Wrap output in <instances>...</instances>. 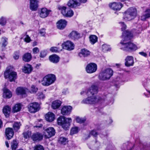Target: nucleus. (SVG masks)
<instances>
[{"instance_id": "19", "label": "nucleus", "mask_w": 150, "mask_h": 150, "mask_svg": "<svg viewBox=\"0 0 150 150\" xmlns=\"http://www.w3.org/2000/svg\"><path fill=\"white\" fill-rule=\"evenodd\" d=\"M5 134L7 138L8 139H11L14 135V132L13 129L10 127H8L6 129Z\"/></svg>"}, {"instance_id": "40", "label": "nucleus", "mask_w": 150, "mask_h": 150, "mask_svg": "<svg viewBox=\"0 0 150 150\" xmlns=\"http://www.w3.org/2000/svg\"><path fill=\"white\" fill-rule=\"evenodd\" d=\"M21 125V124L20 122H15L13 125V127L15 131H17L18 130L20 126Z\"/></svg>"}, {"instance_id": "58", "label": "nucleus", "mask_w": 150, "mask_h": 150, "mask_svg": "<svg viewBox=\"0 0 150 150\" xmlns=\"http://www.w3.org/2000/svg\"><path fill=\"white\" fill-rule=\"evenodd\" d=\"M139 54L140 55L143 56H146L147 55V54L146 52H139Z\"/></svg>"}, {"instance_id": "1", "label": "nucleus", "mask_w": 150, "mask_h": 150, "mask_svg": "<svg viewBox=\"0 0 150 150\" xmlns=\"http://www.w3.org/2000/svg\"><path fill=\"white\" fill-rule=\"evenodd\" d=\"M133 37L132 34L127 31L124 32L121 36L122 40L119 44L120 48L124 50L128 51H132L137 50L136 45L132 42H126V41L130 40Z\"/></svg>"}, {"instance_id": "60", "label": "nucleus", "mask_w": 150, "mask_h": 150, "mask_svg": "<svg viewBox=\"0 0 150 150\" xmlns=\"http://www.w3.org/2000/svg\"><path fill=\"white\" fill-rule=\"evenodd\" d=\"M42 125L40 124L39 125H36V126H34V127H36L37 128H40L41 127H42Z\"/></svg>"}, {"instance_id": "53", "label": "nucleus", "mask_w": 150, "mask_h": 150, "mask_svg": "<svg viewBox=\"0 0 150 150\" xmlns=\"http://www.w3.org/2000/svg\"><path fill=\"white\" fill-rule=\"evenodd\" d=\"M38 98L40 99H43L45 98L44 95L41 92L38 93Z\"/></svg>"}, {"instance_id": "47", "label": "nucleus", "mask_w": 150, "mask_h": 150, "mask_svg": "<svg viewBox=\"0 0 150 150\" xmlns=\"http://www.w3.org/2000/svg\"><path fill=\"white\" fill-rule=\"evenodd\" d=\"M38 90V88L35 86L33 85L31 87L30 92L31 93H35Z\"/></svg>"}, {"instance_id": "48", "label": "nucleus", "mask_w": 150, "mask_h": 150, "mask_svg": "<svg viewBox=\"0 0 150 150\" xmlns=\"http://www.w3.org/2000/svg\"><path fill=\"white\" fill-rule=\"evenodd\" d=\"M50 50L52 52H57L59 51L58 48L57 47H51L50 49Z\"/></svg>"}, {"instance_id": "50", "label": "nucleus", "mask_w": 150, "mask_h": 150, "mask_svg": "<svg viewBox=\"0 0 150 150\" xmlns=\"http://www.w3.org/2000/svg\"><path fill=\"white\" fill-rule=\"evenodd\" d=\"M34 150H44V149L42 146L39 145L35 146Z\"/></svg>"}, {"instance_id": "37", "label": "nucleus", "mask_w": 150, "mask_h": 150, "mask_svg": "<svg viewBox=\"0 0 150 150\" xmlns=\"http://www.w3.org/2000/svg\"><path fill=\"white\" fill-rule=\"evenodd\" d=\"M18 144L16 140H13L11 143V147L12 150H16L17 148Z\"/></svg>"}, {"instance_id": "6", "label": "nucleus", "mask_w": 150, "mask_h": 150, "mask_svg": "<svg viewBox=\"0 0 150 150\" xmlns=\"http://www.w3.org/2000/svg\"><path fill=\"white\" fill-rule=\"evenodd\" d=\"M99 99L97 97L94 95L88 96V97L83 99L81 101V103L83 104H93L97 103L98 102Z\"/></svg>"}, {"instance_id": "55", "label": "nucleus", "mask_w": 150, "mask_h": 150, "mask_svg": "<svg viewBox=\"0 0 150 150\" xmlns=\"http://www.w3.org/2000/svg\"><path fill=\"white\" fill-rule=\"evenodd\" d=\"M90 134H91L93 136L96 137L98 134L97 132L95 130H93L90 132Z\"/></svg>"}, {"instance_id": "56", "label": "nucleus", "mask_w": 150, "mask_h": 150, "mask_svg": "<svg viewBox=\"0 0 150 150\" xmlns=\"http://www.w3.org/2000/svg\"><path fill=\"white\" fill-rule=\"evenodd\" d=\"M106 123L107 125H110L111 124L112 122V120L111 118H109L106 121Z\"/></svg>"}, {"instance_id": "11", "label": "nucleus", "mask_w": 150, "mask_h": 150, "mask_svg": "<svg viewBox=\"0 0 150 150\" xmlns=\"http://www.w3.org/2000/svg\"><path fill=\"white\" fill-rule=\"evenodd\" d=\"M62 48L69 51L73 50L74 48V45L71 41L67 40L64 42L62 44Z\"/></svg>"}, {"instance_id": "10", "label": "nucleus", "mask_w": 150, "mask_h": 150, "mask_svg": "<svg viewBox=\"0 0 150 150\" xmlns=\"http://www.w3.org/2000/svg\"><path fill=\"white\" fill-rule=\"evenodd\" d=\"M29 111L31 113H35L40 109V105L37 102H33L30 103L28 106Z\"/></svg>"}, {"instance_id": "43", "label": "nucleus", "mask_w": 150, "mask_h": 150, "mask_svg": "<svg viewBox=\"0 0 150 150\" xmlns=\"http://www.w3.org/2000/svg\"><path fill=\"white\" fill-rule=\"evenodd\" d=\"M31 134V132L29 131L24 132L23 133L24 138L26 139L29 138Z\"/></svg>"}, {"instance_id": "49", "label": "nucleus", "mask_w": 150, "mask_h": 150, "mask_svg": "<svg viewBox=\"0 0 150 150\" xmlns=\"http://www.w3.org/2000/svg\"><path fill=\"white\" fill-rule=\"evenodd\" d=\"M32 59V57H23V60L26 62H28Z\"/></svg>"}, {"instance_id": "27", "label": "nucleus", "mask_w": 150, "mask_h": 150, "mask_svg": "<svg viewBox=\"0 0 150 150\" xmlns=\"http://www.w3.org/2000/svg\"><path fill=\"white\" fill-rule=\"evenodd\" d=\"M28 90L26 88L19 87L16 89V92L18 95H25L26 94V92Z\"/></svg>"}, {"instance_id": "36", "label": "nucleus", "mask_w": 150, "mask_h": 150, "mask_svg": "<svg viewBox=\"0 0 150 150\" xmlns=\"http://www.w3.org/2000/svg\"><path fill=\"white\" fill-rule=\"evenodd\" d=\"M21 108V105L20 104H16L13 108V111L14 112L19 111L20 110Z\"/></svg>"}, {"instance_id": "7", "label": "nucleus", "mask_w": 150, "mask_h": 150, "mask_svg": "<svg viewBox=\"0 0 150 150\" xmlns=\"http://www.w3.org/2000/svg\"><path fill=\"white\" fill-rule=\"evenodd\" d=\"M58 9L60 11L63 15L66 17H71L74 15V12L72 10L69 8H67V13L65 12L66 7L62 6H58Z\"/></svg>"}, {"instance_id": "26", "label": "nucleus", "mask_w": 150, "mask_h": 150, "mask_svg": "<svg viewBox=\"0 0 150 150\" xmlns=\"http://www.w3.org/2000/svg\"><path fill=\"white\" fill-rule=\"evenodd\" d=\"M91 52L88 50L86 48L81 49L79 53V55L80 56H87L91 55Z\"/></svg>"}, {"instance_id": "45", "label": "nucleus", "mask_w": 150, "mask_h": 150, "mask_svg": "<svg viewBox=\"0 0 150 150\" xmlns=\"http://www.w3.org/2000/svg\"><path fill=\"white\" fill-rule=\"evenodd\" d=\"M49 52V51L48 50H42L40 53V56H45L47 55Z\"/></svg>"}, {"instance_id": "23", "label": "nucleus", "mask_w": 150, "mask_h": 150, "mask_svg": "<svg viewBox=\"0 0 150 150\" xmlns=\"http://www.w3.org/2000/svg\"><path fill=\"white\" fill-rule=\"evenodd\" d=\"M32 66L28 64L25 65L22 69L23 71L25 73L30 74L33 70Z\"/></svg>"}, {"instance_id": "32", "label": "nucleus", "mask_w": 150, "mask_h": 150, "mask_svg": "<svg viewBox=\"0 0 150 150\" xmlns=\"http://www.w3.org/2000/svg\"><path fill=\"white\" fill-rule=\"evenodd\" d=\"M89 41L92 45L94 44L98 41V38L96 36L94 35H90L89 37Z\"/></svg>"}, {"instance_id": "24", "label": "nucleus", "mask_w": 150, "mask_h": 150, "mask_svg": "<svg viewBox=\"0 0 150 150\" xmlns=\"http://www.w3.org/2000/svg\"><path fill=\"white\" fill-rule=\"evenodd\" d=\"M46 120L49 122H52L55 119V115L52 112H48L45 115Z\"/></svg>"}, {"instance_id": "5", "label": "nucleus", "mask_w": 150, "mask_h": 150, "mask_svg": "<svg viewBox=\"0 0 150 150\" xmlns=\"http://www.w3.org/2000/svg\"><path fill=\"white\" fill-rule=\"evenodd\" d=\"M56 79V77L54 75L48 74L43 78L42 84L43 86H48L54 83Z\"/></svg>"}, {"instance_id": "54", "label": "nucleus", "mask_w": 150, "mask_h": 150, "mask_svg": "<svg viewBox=\"0 0 150 150\" xmlns=\"http://www.w3.org/2000/svg\"><path fill=\"white\" fill-rule=\"evenodd\" d=\"M24 40L26 42L28 43L30 41L31 39L28 36V35H27L24 38Z\"/></svg>"}, {"instance_id": "34", "label": "nucleus", "mask_w": 150, "mask_h": 150, "mask_svg": "<svg viewBox=\"0 0 150 150\" xmlns=\"http://www.w3.org/2000/svg\"><path fill=\"white\" fill-rule=\"evenodd\" d=\"M102 51L104 52L110 51L111 50L110 46L106 44L102 45L101 47Z\"/></svg>"}, {"instance_id": "35", "label": "nucleus", "mask_w": 150, "mask_h": 150, "mask_svg": "<svg viewBox=\"0 0 150 150\" xmlns=\"http://www.w3.org/2000/svg\"><path fill=\"white\" fill-rule=\"evenodd\" d=\"M7 40V38L5 37H2L1 38L0 45L1 47H4L7 45L8 44Z\"/></svg>"}, {"instance_id": "57", "label": "nucleus", "mask_w": 150, "mask_h": 150, "mask_svg": "<svg viewBox=\"0 0 150 150\" xmlns=\"http://www.w3.org/2000/svg\"><path fill=\"white\" fill-rule=\"evenodd\" d=\"M14 56H19L20 55V52L19 51H17L14 52Z\"/></svg>"}, {"instance_id": "61", "label": "nucleus", "mask_w": 150, "mask_h": 150, "mask_svg": "<svg viewBox=\"0 0 150 150\" xmlns=\"http://www.w3.org/2000/svg\"><path fill=\"white\" fill-rule=\"evenodd\" d=\"M40 65L41 64H37L36 65L35 67L37 69H38Z\"/></svg>"}, {"instance_id": "33", "label": "nucleus", "mask_w": 150, "mask_h": 150, "mask_svg": "<svg viewBox=\"0 0 150 150\" xmlns=\"http://www.w3.org/2000/svg\"><path fill=\"white\" fill-rule=\"evenodd\" d=\"M100 145L99 142L96 141L92 142L90 146L93 149L96 150L98 149Z\"/></svg>"}, {"instance_id": "63", "label": "nucleus", "mask_w": 150, "mask_h": 150, "mask_svg": "<svg viewBox=\"0 0 150 150\" xmlns=\"http://www.w3.org/2000/svg\"><path fill=\"white\" fill-rule=\"evenodd\" d=\"M37 45V42H36L35 41L33 42V43L32 45L33 46H35Z\"/></svg>"}, {"instance_id": "15", "label": "nucleus", "mask_w": 150, "mask_h": 150, "mask_svg": "<svg viewBox=\"0 0 150 150\" xmlns=\"http://www.w3.org/2000/svg\"><path fill=\"white\" fill-rule=\"evenodd\" d=\"M110 7L115 11H119L123 6V4L120 2H113L109 4Z\"/></svg>"}, {"instance_id": "38", "label": "nucleus", "mask_w": 150, "mask_h": 150, "mask_svg": "<svg viewBox=\"0 0 150 150\" xmlns=\"http://www.w3.org/2000/svg\"><path fill=\"white\" fill-rule=\"evenodd\" d=\"M49 59L51 62L53 63H57L59 60V57H49Z\"/></svg>"}, {"instance_id": "20", "label": "nucleus", "mask_w": 150, "mask_h": 150, "mask_svg": "<svg viewBox=\"0 0 150 150\" xmlns=\"http://www.w3.org/2000/svg\"><path fill=\"white\" fill-rule=\"evenodd\" d=\"M80 4V0H69L67 4L68 6L71 8L79 6Z\"/></svg>"}, {"instance_id": "42", "label": "nucleus", "mask_w": 150, "mask_h": 150, "mask_svg": "<svg viewBox=\"0 0 150 150\" xmlns=\"http://www.w3.org/2000/svg\"><path fill=\"white\" fill-rule=\"evenodd\" d=\"M119 23L120 24L121 26L122 27L121 29L122 31H123L122 33H123L124 32H125L126 31H127L128 32L130 33H131L130 32H129L127 30H125L127 26L124 23V22H120ZM122 35L123 34H122Z\"/></svg>"}, {"instance_id": "18", "label": "nucleus", "mask_w": 150, "mask_h": 150, "mask_svg": "<svg viewBox=\"0 0 150 150\" xmlns=\"http://www.w3.org/2000/svg\"><path fill=\"white\" fill-rule=\"evenodd\" d=\"M43 135L39 133H33L31 137V139L34 141H39L43 139Z\"/></svg>"}, {"instance_id": "51", "label": "nucleus", "mask_w": 150, "mask_h": 150, "mask_svg": "<svg viewBox=\"0 0 150 150\" xmlns=\"http://www.w3.org/2000/svg\"><path fill=\"white\" fill-rule=\"evenodd\" d=\"M39 33L41 36H44L45 34V29L43 28L41 29L40 30Z\"/></svg>"}, {"instance_id": "17", "label": "nucleus", "mask_w": 150, "mask_h": 150, "mask_svg": "<svg viewBox=\"0 0 150 150\" xmlns=\"http://www.w3.org/2000/svg\"><path fill=\"white\" fill-rule=\"evenodd\" d=\"M72 110V107L70 105L64 106L61 110V113L63 115H67L70 114Z\"/></svg>"}, {"instance_id": "8", "label": "nucleus", "mask_w": 150, "mask_h": 150, "mask_svg": "<svg viewBox=\"0 0 150 150\" xmlns=\"http://www.w3.org/2000/svg\"><path fill=\"white\" fill-rule=\"evenodd\" d=\"M98 87L96 85H92L88 90L87 92L82 91L81 92V94L82 95L86 93V94L88 96H89L91 95H93L98 93Z\"/></svg>"}, {"instance_id": "28", "label": "nucleus", "mask_w": 150, "mask_h": 150, "mask_svg": "<svg viewBox=\"0 0 150 150\" xmlns=\"http://www.w3.org/2000/svg\"><path fill=\"white\" fill-rule=\"evenodd\" d=\"M69 38L74 40L79 38L80 34L76 31H72L68 36Z\"/></svg>"}, {"instance_id": "30", "label": "nucleus", "mask_w": 150, "mask_h": 150, "mask_svg": "<svg viewBox=\"0 0 150 150\" xmlns=\"http://www.w3.org/2000/svg\"><path fill=\"white\" fill-rule=\"evenodd\" d=\"M61 102L59 100H56L53 102L52 107L54 109L58 108L61 105Z\"/></svg>"}, {"instance_id": "64", "label": "nucleus", "mask_w": 150, "mask_h": 150, "mask_svg": "<svg viewBox=\"0 0 150 150\" xmlns=\"http://www.w3.org/2000/svg\"><path fill=\"white\" fill-rule=\"evenodd\" d=\"M5 144L7 147L8 148L9 147V144L8 142L6 141Z\"/></svg>"}, {"instance_id": "9", "label": "nucleus", "mask_w": 150, "mask_h": 150, "mask_svg": "<svg viewBox=\"0 0 150 150\" xmlns=\"http://www.w3.org/2000/svg\"><path fill=\"white\" fill-rule=\"evenodd\" d=\"M5 78H8L11 81H14L17 77V73L14 71H9L8 70L6 71L4 73Z\"/></svg>"}, {"instance_id": "16", "label": "nucleus", "mask_w": 150, "mask_h": 150, "mask_svg": "<svg viewBox=\"0 0 150 150\" xmlns=\"http://www.w3.org/2000/svg\"><path fill=\"white\" fill-rule=\"evenodd\" d=\"M67 23V21L64 19H60L56 23L57 28L60 30H63L66 26Z\"/></svg>"}, {"instance_id": "22", "label": "nucleus", "mask_w": 150, "mask_h": 150, "mask_svg": "<svg viewBox=\"0 0 150 150\" xmlns=\"http://www.w3.org/2000/svg\"><path fill=\"white\" fill-rule=\"evenodd\" d=\"M150 17V9L148 8L144 12L142 15L140 17V19L142 21H145L147 18Z\"/></svg>"}, {"instance_id": "4", "label": "nucleus", "mask_w": 150, "mask_h": 150, "mask_svg": "<svg viewBox=\"0 0 150 150\" xmlns=\"http://www.w3.org/2000/svg\"><path fill=\"white\" fill-rule=\"evenodd\" d=\"M113 71L110 68H107L99 74V77L100 79L105 81L109 79L113 75Z\"/></svg>"}, {"instance_id": "25", "label": "nucleus", "mask_w": 150, "mask_h": 150, "mask_svg": "<svg viewBox=\"0 0 150 150\" xmlns=\"http://www.w3.org/2000/svg\"><path fill=\"white\" fill-rule=\"evenodd\" d=\"M125 64L127 67L132 66L134 63L133 57H127L125 59Z\"/></svg>"}, {"instance_id": "12", "label": "nucleus", "mask_w": 150, "mask_h": 150, "mask_svg": "<svg viewBox=\"0 0 150 150\" xmlns=\"http://www.w3.org/2000/svg\"><path fill=\"white\" fill-rule=\"evenodd\" d=\"M55 133V132L54 129L52 127H49L45 130L44 136L46 139L49 138L54 136Z\"/></svg>"}, {"instance_id": "59", "label": "nucleus", "mask_w": 150, "mask_h": 150, "mask_svg": "<svg viewBox=\"0 0 150 150\" xmlns=\"http://www.w3.org/2000/svg\"><path fill=\"white\" fill-rule=\"evenodd\" d=\"M31 54L29 53H25L23 56H31Z\"/></svg>"}, {"instance_id": "2", "label": "nucleus", "mask_w": 150, "mask_h": 150, "mask_svg": "<svg viewBox=\"0 0 150 150\" xmlns=\"http://www.w3.org/2000/svg\"><path fill=\"white\" fill-rule=\"evenodd\" d=\"M137 14V10L135 8L130 7L123 14V19L125 21H130L135 18Z\"/></svg>"}, {"instance_id": "21", "label": "nucleus", "mask_w": 150, "mask_h": 150, "mask_svg": "<svg viewBox=\"0 0 150 150\" xmlns=\"http://www.w3.org/2000/svg\"><path fill=\"white\" fill-rule=\"evenodd\" d=\"M30 8L32 11H35L37 10L38 7V0H30Z\"/></svg>"}, {"instance_id": "29", "label": "nucleus", "mask_w": 150, "mask_h": 150, "mask_svg": "<svg viewBox=\"0 0 150 150\" xmlns=\"http://www.w3.org/2000/svg\"><path fill=\"white\" fill-rule=\"evenodd\" d=\"M3 96L4 98H9L12 96V93L8 89L4 88L3 89Z\"/></svg>"}, {"instance_id": "62", "label": "nucleus", "mask_w": 150, "mask_h": 150, "mask_svg": "<svg viewBox=\"0 0 150 150\" xmlns=\"http://www.w3.org/2000/svg\"><path fill=\"white\" fill-rule=\"evenodd\" d=\"M80 4L81 3H84L86 2L87 0H80Z\"/></svg>"}, {"instance_id": "39", "label": "nucleus", "mask_w": 150, "mask_h": 150, "mask_svg": "<svg viewBox=\"0 0 150 150\" xmlns=\"http://www.w3.org/2000/svg\"><path fill=\"white\" fill-rule=\"evenodd\" d=\"M68 142V139L64 137H60L59 140V142L63 145L65 144Z\"/></svg>"}, {"instance_id": "14", "label": "nucleus", "mask_w": 150, "mask_h": 150, "mask_svg": "<svg viewBox=\"0 0 150 150\" xmlns=\"http://www.w3.org/2000/svg\"><path fill=\"white\" fill-rule=\"evenodd\" d=\"M51 11V10L43 8L39 10L38 12L39 15L41 18H45L48 16Z\"/></svg>"}, {"instance_id": "13", "label": "nucleus", "mask_w": 150, "mask_h": 150, "mask_svg": "<svg viewBox=\"0 0 150 150\" xmlns=\"http://www.w3.org/2000/svg\"><path fill=\"white\" fill-rule=\"evenodd\" d=\"M97 69V65L93 63H91L88 64L86 68L87 72L91 74L95 72Z\"/></svg>"}, {"instance_id": "41", "label": "nucleus", "mask_w": 150, "mask_h": 150, "mask_svg": "<svg viewBox=\"0 0 150 150\" xmlns=\"http://www.w3.org/2000/svg\"><path fill=\"white\" fill-rule=\"evenodd\" d=\"M76 120L77 122L81 124L84 122L86 120V119L85 118L80 117H78L76 118Z\"/></svg>"}, {"instance_id": "3", "label": "nucleus", "mask_w": 150, "mask_h": 150, "mask_svg": "<svg viewBox=\"0 0 150 150\" xmlns=\"http://www.w3.org/2000/svg\"><path fill=\"white\" fill-rule=\"evenodd\" d=\"M72 121L71 118H65L64 116H60L57 119V124L61 125L65 130H67L69 128L70 123Z\"/></svg>"}, {"instance_id": "52", "label": "nucleus", "mask_w": 150, "mask_h": 150, "mask_svg": "<svg viewBox=\"0 0 150 150\" xmlns=\"http://www.w3.org/2000/svg\"><path fill=\"white\" fill-rule=\"evenodd\" d=\"M39 51V48L37 47H35L33 49V54H36Z\"/></svg>"}, {"instance_id": "31", "label": "nucleus", "mask_w": 150, "mask_h": 150, "mask_svg": "<svg viewBox=\"0 0 150 150\" xmlns=\"http://www.w3.org/2000/svg\"><path fill=\"white\" fill-rule=\"evenodd\" d=\"M11 108L8 106H5L3 109V112L6 117L8 116L10 113Z\"/></svg>"}, {"instance_id": "46", "label": "nucleus", "mask_w": 150, "mask_h": 150, "mask_svg": "<svg viewBox=\"0 0 150 150\" xmlns=\"http://www.w3.org/2000/svg\"><path fill=\"white\" fill-rule=\"evenodd\" d=\"M6 23V18L2 17L0 18V24L2 26L4 25Z\"/></svg>"}, {"instance_id": "44", "label": "nucleus", "mask_w": 150, "mask_h": 150, "mask_svg": "<svg viewBox=\"0 0 150 150\" xmlns=\"http://www.w3.org/2000/svg\"><path fill=\"white\" fill-rule=\"evenodd\" d=\"M79 131L78 128L77 127H75L72 128L71 130L70 134L71 135L77 133Z\"/></svg>"}]
</instances>
